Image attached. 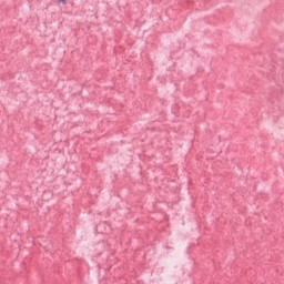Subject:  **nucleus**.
<instances>
[{"label": "nucleus", "instance_id": "f257e3e1", "mask_svg": "<svg viewBox=\"0 0 284 284\" xmlns=\"http://www.w3.org/2000/svg\"><path fill=\"white\" fill-rule=\"evenodd\" d=\"M60 3H63L65 6L67 1L65 0H59Z\"/></svg>", "mask_w": 284, "mask_h": 284}]
</instances>
